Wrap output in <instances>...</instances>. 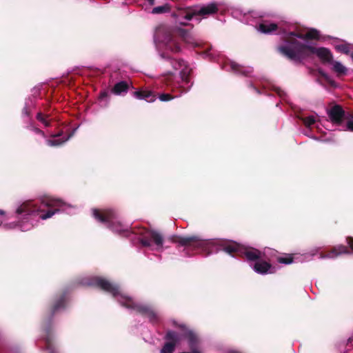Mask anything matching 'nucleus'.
Returning a JSON list of instances; mask_svg holds the SVG:
<instances>
[{"mask_svg": "<svg viewBox=\"0 0 353 353\" xmlns=\"http://www.w3.org/2000/svg\"><path fill=\"white\" fill-rule=\"evenodd\" d=\"M169 239L172 243L177 244L178 247H183V252L187 255L205 252L207 256L212 252L214 247L218 246L232 256H240L243 247L233 241L204 240L198 235H172Z\"/></svg>", "mask_w": 353, "mask_h": 353, "instance_id": "1", "label": "nucleus"}, {"mask_svg": "<svg viewBox=\"0 0 353 353\" xmlns=\"http://www.w3.org/2000/svg\"><path fill=\"white\" fill-rule=\"evenodd\" d=\"M288 41L290 42L292 46H279L277 51L288 59L296 63H301L303 59L309 57L310 54H315L324 63H330L332 62V54L330 50L325 48H314L292 38L288 39Z\"/></svg>", "mask_w": 353, "mask_h": 353, "instance_id": "2", "label": "nucleus"}, {"mask_svg": "<svg viewBox=\"0 0 353 353\" xmlns=\"http://www.w3.org/2000/svg\"><path fill=\"white\" fill-rule=\"evenodd\" d=\"M63 205L64 203L60 199L46 196L41 199L39 203L30 200L23 202L17 208L16 214L19 217L26 218L29 215H36L39 212H43L40 215V218L46 220L58 212L59 208Z\"/></svg>", "mask_w": 353, "mask_h": 353, "instance_id": "3", "label": "nucleus"}, {"mask_svg": "<svg viewBox=\"0 0 353 353\" xmlns=\"http://www.w3.org/2000/svg\"><path fill=\"white\" fill-rule=\"evenodd\" d=\"M65 306L66 295L65 293H61L53 299L46 312L43 327L47 336L44 339V344L46 346V350L49 352L48 353H55L57 350L54 343L50 336V325L52 321V319L57 313L65 309Z\"/></svg>", "mask_w": 353, "mask_h": 353, "instance_id": "4", "label": "nucleus"}, {"mask_svg": "<svg viewBox=\"0 0 353 353\" xmlns=\"http://www.w3.org/2000/svg\"><path fill=\"white\" fill-rule=\"evenodd\" d=\"M132 233L139 236L140 243L144 247L150 246L151 242L153 241L157 247V250L163 248V236L156 230H150L145 228L139 227L133 228Z\"/></svg>", "mask_w": 353, "mask_h": 353, "instance_id": "5", "label": "nucleus"}, {"mask_svg": "<svg viewBox=\"0 0 353 353\" xmlns=\"http://www.w3.org/2000/svg\"><path fill=\"white\" fill-rule=\"evenodd\" d=\"M93 216L99 221L107 224L108 227L113 232L121 234L126 233L127 235L130 233L129 231L123 228V225L119 222H115L116 214L112 210H99L94 209L93 210Z\"/></svg>", "mask_w": 353, "mask_h": 353, "instance_id": "6", "label": "nucleus"}, {"mask_svg": "<svg viewBox=\"0 0 353 353\" xmlns=\"http://www.w3.org/2000/svg\"><path fill=\"white\" fill-rule=\"evenodd\" d=\"M120 303L123 307L136 310L143 316L148 318L151 323H155L159 321L157 312L150 305L136 303L129 297L124 298Z\"/></svg>", "mask_w": 353, "mask_h": 353, "instance_id": "7", "label": "nucleus"}, {"mask_svg": "<svg viewBox=\"0 0 353 353\" xmlns=\"http://www.w3.org/2000/svg\"><path fill=\"white\" fill-rule=\"evenodd\" d=\"M219 10L218 5L216 3H210L206 6H203L201 8L195 7L189 8L188 10L184 12L183 16L187 20H190L194 16H208L216 13Z\"/></svg>", "mask_w": 353, "mask_h": 353, "instance_id": "8", "label": "nucleus"}, {"mask_svg": "<svg viewBox=\"0 0 353 353\" xmlns=\"http://www.w3.org/2000/svg\"><path fill=\"white\" fill-rule=\"evenodd\" d=\"M90 284L111 294L113 296H116L119 293V289L117 285L100 276L93 277L91 279Z\"/></svg>", "mask_w": 353, "mask_h": 353, "instance_id": "9", "label": "nucleus"}, {"mask_svg": "<svg viewBox=\"0 0 353 353\" xmlns=\"http://www.w3.org/2000/svg\"><path fill=\"white\" fill-rule=\"evenodd\" d=\"M163 42L167 50L172 53L179 52L181 50V38L171 32H167Z\"/></svg>", "mask_w": 353, "mask_h": 353, "instance_id": "10", "label": "nucleus"}, {"mask_svg": "<svg viewBox=\"0 0 353 353\" xmlns=\"http://www.w3.org/2000/svg\"><path fill=\"white\" fill-rule=\"evenodd\" d=\"M184 337L187 339L190 348V353H201V341L199 336L193 331L189 330L184 334ZM183 353H185L183 352Z\"/></svg>", "mask_w": 353, "mask_h": 353, "instance_id": "11", "label": "nucleus"}, {"mask_svg": "<svg viewBox=\"0 0 353 353\" xmlns=\"http://www.w3.org/2000/svg\"><path fill=\"white\" fill-rule=\"evenodd\" d=\"M165 339L167 341L161 350L160 353H172L179 340V334L174 331H168L165 334Z\"/></svg>", "mask_w": 353, "mask_h": 353, "instance_id": "12", "label": "nucleus"}, {"mask_svg": "<svg viewBox=\"0 0 353 353\" xmlns=\"http://www.w3.org/2000/svg\"><path fill=\"white\" fill-rule=\"evenodd\" d=\"M327 114L331 121L336 125H341L346 118L345 112L340 105H334L327 110Z\"/></svg>", "mask_w": 353, "mask_h": 353, "instance_id": "13", "label": "nucleus"}, {"mask_svg": "<svg viewBox=\"0 0 353 353\" xmlns=\"http://www.w3.org/2000/svg\"><path fill=\"white\" fill-rule=\"evenodd\" d=\"M161 56L163 59H168L170 60V63L174 70H178L179 68H181L182 66H185V68H183L182 70V71L181 72V79L185 83H189L190 79H189V74H188L189 72L186 71V65L185 64V61L183 59H179V60L172 59L168 55H167L165 52H163L161 54Z\"/></svg>", "mask_w": 353, "mask_h": 353, "instance_id": "14", "label": "nucleus"}, {"mask_svg": "<svg viewBox=\"0 0 353 353\" xmlns=\"http://www.w3.org/2000/svg\"><path fill=\"white\" fill-rule=\"evenodd\" d=\"M253 269L256 273L260 274H272L274 272V268L271 263L263 260L256 261L253 265Z\"/></svg>", "mask_w": 353, "mask_h": 353, "instance_id": "15", "label": "nucleus"}, {"mask_svg": "<svg viewBox=\"0 0 353 353\" xmlns=\"http://www.w3.org/2000/svg\"><path fill=\"white\" fill-rule=\"evenodd\" d=\"M240 256H244L248 261H257L261 259V252L257 249L243 246Z\"/></svg>", "mask_w": 353, "mask_h": 353, "instance_id": "16", "label": "nucleus"}, {"mask_svg": "<svg viewBox=\"0 0 353 353\" xmlns=\"http://www.w3.org/2000/svg\"><path fill=\"white\" fill-rule=\"evenodd\" d=\"M132 94L137 99H143L148 102H153L156 100V95L151 90H138L134 91Z\"/></svg>", "mask_w": 353, "mask_h": 353, "instance_id": "17", "label": "nucleus"}, {"mask_svg": "<svg viewBox=\"0 0 353 353\" xmlns=\"http://www.w3.org/2000/svg\"><path fill=\"white\" fill-rule=\"evenodd\" d=\"M229 67L231 71L234 73L245 77L249 76L252 72V69L251 68L244 67L234 61L230 63Z\"/></svg>", "mask_w": 353, "mask_h": 353, "instance_id": "18", "label": "nucleus"}, {"mask_svg": "<svg viewBox=\"0 0 353 353\" xmlns=\"http://www.w3.org/2000/svg\"><path fill=\"white\" fill-rule=\"evenodd\" d=\"M343 254H351V252L348 247L343 245H339L332 248L331 250L326 254L325 256L328 258H334Z\"/></svg>", "mask_w": 353, "mask_h": 353, "instance_id": "19", "label": "nucleus"}, {"mask_svg": "<svg viewBox=\"0 0 353 353\" xmlns=\"http://www.w3.org/2000/svg\"><path fill=\"white\" fill-rule=\"evenodd\" d=\"M130 88V84L125 81H121L117 83L111 90L112 93L116 95H120L127 93Z\"/></svg>", "mask_w": 353, "mask_h": 353, "instance_id": "20", "label": "nucleus"}, {"mask_svg": "<svg viewBox=\"0 0 353 353\" xmlns=\"http://www.w3.org/2000/svg\"><path fill=\"white\" fill-rule=\"evenodd\" d=\"M278 26L275 23H262L259 25V30L263 33H270L277 30Z\"/></svg>", "mask_w": 353, "mask_h": 353, "instance_id": "21", "label": "nucleus"}, {"mask_svg": "<svg viewBox=\"0 0 353 353\" xmlns=\"http://www.w3.org/2000/svg\"><path fill=\"white\" fill-rule=\"evenodd\" d=\"M295 37L304 40V34L295 32H289L283 38V40L285 42V44H283V46H292V44L290 42L288 41V39L291 38L296 39Z\"/></svg>", "mask_w": 353, "mask_h": 353, "instance_id": "22", "label": "nucleus"}, {"mask_svg": "<svg viewBox=\"0 0 353 353\" xmlns=\"http://www.w3.org/2000/svg\"><path fill=\"white\" fill-rule=\"evenodd\" d=\"M277 262L285 265L290 264L294 261L293 255L291 254H285L283 256H278L276 258Z\"/></svg>", "mask_w": 353, "mask_h": 353, "instance_id": "23", "label": "nucleus"}, {"mask_svg": "<svg viewBox=\"0 0 353 353\" xmlns=\"http://www.w3.org/2000/svg\"><path fill=\"white\" fill-rule=\"evenodd\" d=\"M319 33L316 29H310L305 34H304V40L319 39Z\"/></svg>", "mask_w": 353, "mask_h": 353, "instance_id": "24", "label": "nucleus"}, {"mask_svg": "<svg viewBox=\"0 0 353 353\" xmlns=\"http://www.w3.org/2000/svg\"><path fill=\"white\" fill-rule=\"evenodd\" d=\"M170 10V6L168 4L155 7L152 9V13L153 14H162L168 12Z\"/></svg>", "mask_w": 353, "mask_h": 353, "instance_id": "25", "label": "nucleus"}, {"mask_svg": "<svg viewBox=\"0 0 353 353\" xmlns=\"http://www.w3.org/2000/svg\"><path fill=\"white\" fill-rule=\"evenodd\" d=\"M336 50L341 53L349 54L350 53V45L348 43L339 44L335 46Z\"/></svg>", "mask_w": 353, "mask_h": 353, "instance_id": "26", "label": "nucleus"}, {"mask_svg": "<svg viewBox=\"0 0 353 353\" xmlns=\"http://www.w3.org/2000/svg\"><path fill=\"white\" fill-rule=\"evenodd\" d=\"M333 70L334 72L338 73L339 74H345L347 70L345 66H343L341 63L338 61H335L333 63Z\"/></svg>", "mask_w": 353, "mask_h": 353, "instance_id": "27", "label": "nucleus"}, {"mask_svg": "<svg viewBox=\"0 0 353 353\" xmlns=\"http://www.w3.org/2000/svg\"><path fill=\"white\" fill-rule=\"evenodd\" d=\"M180 94H181V93L179 94H175V95H173L170 93H162V94H159V99L161 101H169L176 97H178Z\"/></svg>", "mask_w": 353, "mask_h": 353, "instance_id": "28", "label": "nucleus"}, {"mask_svg": "<svg viewBox=\"0 0 353 353\" xmlns=\"http://www.w3.org/2000/svg\"><path fill=\"white\" fill-rule=\"evenodd\" d=\"M302 120H303V122L304 125L306 127H310L316 121L315 118H314V116H309V117H304V118L302 119Z\"/></svg>", "mask_w": 353, "mask_h": 353, "instance_id": "29", "label": "nucleus"}, {"mask_svg": "<svg viewBox=\"0 0 353 353\" xmlns=\"http://www.w3.org/2000/svg\"><path fill=\"white\" fill-rule=\"evenodd\" d=\"M66 141L61 139H48L47 144L50 146H58L64 143Z\"/></svg>", "mask_w": 353, "mask_h": 353, "instance_id": "30", "label": "nucleus"}, {"mask_svg": "<svg viewBox=\"0 0 353 353\" xmlns=\"http://www.w3.org/2000/svg\"><path fill=\"white\" fill-rule=\"evenodd\" d=\"M49 117V115L48 114H43V113H41V112H38L37 114V116H36V118L38 121H39L40 122H41L43 123V122H44L45 121H46L47 118Z\"/></svg>", "mask_w": 353, "mask_h": 353, "instance_id": "31", "label": "nucleus"}, {"mask_svg": "<svg viewBox=\"0 0 353 353\" xmlns=\"http://www.w3.org/2000/svg\"><path fill=\"white\" fill-rule=\"evenodd\" d=\"M179 31H180V34L183 37L184 41H185L187 42H190V41L189 40V36H190L189 32L183 29L180 30Z\"/></svg>", "mask_w": 353, "mask_h": 353, "instance_id": "32", "label": "nucleus"}, {"mask_svg": "<svg viewBox=\"0 0 353 353\" xmlns=\"http://www.w3.org/2000/svg\"><path fill=\"white\" fill-rule=\"evenodd\" d=\"M352 120H349L346 123V129L348 131L353 132V116L350 115Z\"/></svg>", "mask_w": 353, "mask_h": 353, "instance_id": "33", "label": "nucleus"}, {"mask_svg": "<svg viewBox=\"0 0 353 353\" xmlns=\"http://www.w3.org/2000/svg\"><path fill=\"white\" fill-rule=\"evenodd\" d=\"M347 243L348 244L349 247L352 250V252H353V237L348 236L347 237Z\"/></svg>", "mask_w": 353, "mask_h": 353, "instance_id": "34", "label": "nucleus"}, {"mask_svg": "<svg viewBox=\"0 0 353 353\" xmlns=\"http://www.w3.org/2000/svg\"><path fill=\"white\" fill-rule=\"evenodd\" d=\"M108 96H109L108 91L103 90V91L101 92V93L99 94V99L103 100V99L107 98Z\"/></svg>", "mask_w": 353, "mask_h": 353, "instance_id": "35", "label": "nucleus"}, {"mask_svg": "<svg viewBox=\"0 0 353 353\" xmlns=\"http://www.w3.org/2000/svg\"><path fill=\"white\" fill-rule=\"evenodd\" d=\"M33 131L36 134H39V135L42 136L43 137H46V134H45L44 132L42 131L41 130L39 129L38 128H34Z\"/></svg>", "mask_w": 353, "mask_h": 353, "instance_id": "36", "label": "nucleus"}, {"mask_svg": "<svg viewBox=\"0 0 353 353\" xmlns=\"http://www.w3.org/2000/svg\"><path fill=\"white\" fill-rule=\"evenodd\" d=\"M172 74L171 72H170L168 74V77L165 78V81H166V83L167 84H169L170 83V79L172 78Z\"/></svg>", "mask_w": 353, "mask_h": 353, "instance_id": "37", "label": "nucleus"}, {"mask_svg": "<svg viewBox=\"0 0 353 353\" xmlns=\"http://www.w3.org/2000/svg\"><path fill=\"white\" fill-rule=\"evenodd\" d=\"M43 124L46 126V127H48L50 125V122L48 120L45 121L44 122H43Z\"/></svg>", "mask_w": 353, "mask_h": 353, "instance_id": "38", "label": "nucleus"}, {"mask_svg": "<svg viewBox=\"0 0 353 353\" xmlns=\"http://www.w3.org/2000/svg\"><path fill=\"white\" fill-rule=\"evenodd\" d=\"M3 341H4L3 336H2V334L0 333V346L3 344Z\"/></svg>", "mask_w": 353, "mask_h": 353, "instance_id": "39", "label": "nucleus"}, {"mask_svg": "<svg viewBox=\"0 0 353 353\" xmlns=\"http://www.w3.org/2000/svg\"><path fill=\"white\" fill-rule=\"evenodd\" d=\"M150 5L153 6L154 4V0H147Z\"/></svg>", "mask_w": 353, "mask_h": 353, "instance_id": "40", "label": "nucleus"}, {"mask_svg": "<svg viewBox=\"0 0 353 353\" xmlns=\"http://www.w3.org/2000/svg\"><path fill=\"white\" fill-rule=\"evenodd\" d=\"M180 90H181V93L182 92H187V90H185V88H180Z\"/></svg>", "mask_w": 353, "mask_h": 353, "instance_id": "41", "label": "nucleus"}, {"mask_svg": "<svg viewBox=\"0 0 353 353\" xmlns=\"http://www.w3.org/2000/svg\"><path fill=\"white\" fill-rule=\"evenodd\" d=\"M23 112H24V113H25L26 115H28V110H27L26 108H24V109H23Z\"/></svg>", "mask_w": 353, "mask_h": 353, "instance_id": "42", "label": "nucleus"}, {"mask_svg": "<svg viewBox=\"0 0 353 353\" xmlns=\"http://www.w3.org/2000/svg\"><path fill=\"white\" fill-rule=\"evenodd\" d=\"M59 136H61V134H60V133L57 134L52 135V137H59Z\"/></svg>", "mask_w": 353, "mask_h": 353, "instance_id": "43", "label": "nucleus"}, {"mask_svg": "<svg viewBox=\"0 0 353 353\" xmlns=\"http://www.w3.org/2000/svg\"><path fill=\"white\" fill-rule=\"evenodd\" d=\"M228 353H239V352L236 350H230Z\"/></svg>", "mask_w": 353, "mask_h": 353, "instance_id": "44", "label": "nucleus"}, {"mask_svg": "<svg viewBox=\"0 0 353 353\" xmlns=\"http://www.w3.org/2000/svg\"><path fill=\"white\" fill-rule=\"evenodd\" d=\"M5 214V212L3 210H0V214L3 215Z\"/></svg>", "mask_w": 353, "mask_h": 353, "instance_id": "45", "label": "nucleus"}, {"mask_svg": "<svg viewBox=\"0 0 353 353\" xmlns=\"http://www.w3.org/2000/svg\"><path fill=\"white\" fill-rule=\"evenodd\" d=\"M349 54L350 55V57L352 58V59L353 61V52H350Z\"/></svg>", "mask_w": 353, "mask_h": 353, "instance_id": "46", "label": "nucleus"}, {"mask_svg": "<svg viewBox=\"0 0 353 353\" xmlns=\"http://www.w3.org/2000/svg\"><path fill=\"white\" fill-rule=\"evenodd\" d=\"M352 341H353L352 339H349L348 343H352Z\"/></svg>", "mask_w": 353, "mask_h": 353, "instance_id": "47", "label": "nucleus"}, {"mask_svg": "<svg viewBox=\"0 0 353 353\" xmlns=\"http://www.w3.org/2000/svg\"><path fill=\"white\" fill-rule=\"evenodd\" d=\"M278 94L279 95H281V92H283V91H281V90H278Z\"/></svg>", "mask_w": 353, "mask_h": 353, "instance_id": "48", "label": "nucleus"}, {"mask_svg": "<svg viewBox=\"0 0 353 353\" xmlns=\"http://www.w3.org/2000/svg\"><path fill=\"white\" fill-rule=\"evenodd\" d=\"M323 77H325V74L324 73H321Z\"/></svg>", "mask_w": 353, "mask_h": 353, "instance_id": "49", "label": "nucleus"}, {"mask_svg": "<svg viewBox=\"0 0 353 353\" xmlns=\"http://www.w3.org/2000/svg\"><path fill=\"white\" fill-rule=\"evenodd\" d=\"M1 223V222H0V224Z\"/></svg>", "mask_w": 353, "mask_h": 353, "instance_id": "50", "label": "nucleus"}]
</instances>
